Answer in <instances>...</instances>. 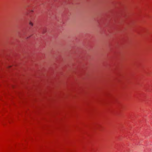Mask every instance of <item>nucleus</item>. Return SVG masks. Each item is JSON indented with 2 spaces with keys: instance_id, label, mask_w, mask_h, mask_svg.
I'll return each instance as SVG.
<instances>
[{
  "instance_id": "1",
  "label": "nucleus",
  "mask_w": 152,
  "mask_h": 152,
  "mask_svg": "<svg viewBox=\"0 0 152 152\" xmlns=\"http://www.w3.org/2000/svg\"><path fill=\"white\" fill-rule=\"evenodd\" d=\"M29 24L32 26H33V23L31 21H30L29 22Z\"/></svg>"
}]
</instances>
